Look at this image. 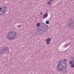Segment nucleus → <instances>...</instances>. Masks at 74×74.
Here are the masks:
<instances>
[{"label":"nucleus","mask_w":74,"mask_h":74,"mask_svg":"<svg viewBox=\"0 0 74 74\" xmlns=\"http://www.w3.org/2000/svg\"><path fill=\"white\" fill-rule=\"evenodd\" d=\"M40 15H42V13L41 12V13L40 14Z\"/></svg>","instance_id":"nucleus-17"},{"label":"nucleus","mask_w":74,"mask_h":74,"mask_svg":"<svg viewBox=\"0 0 74 74\" xmlns=\"http://www.w3.org/2000/svg\"><path fill=\"white\" fill-rule=\"evenodd\" d=\"M51 2L49 1L47 2V4H49V5H50V4H51Z\"/></svg>","instance_id":"nucleus-10"},{"label":"nucleus","mask_w":74,"mask_h":74,"mask_svg":"<svg viewBox=\"0 0 74 74\" xmlns=\"http://www.w3.org/2000/svg\"><path fill=\"white\" fill-rule=\"evenodd\" d=\"M68 46H69V45H68V44H66V45H64V47H68Z\"/></svg>","instance_id":"nucleus-12"},{"label":"nucleus","mask_w":74,"mask_h":74,"mask_svg":"<svg viewBox=\"0 0 74 74\" xmlns=\"http://www.w3.org/2000/svg\"><path fill=\"white\" fill-rule=\"evenodd\" d=\"M64 61H65V62L66 61H67V59H64Z\"/></svg>","instance_id":"nucleus-16"},{"label":"nucleus","mask_w":74,"mask_h":74,"mask_svg":"<svg viewBox=\"0 0 74 74\" xmlns=\"http://www.w3.org/2000/svg\"><path fill=\"white\" fill-rule=\"evenodd\" d=\"M70 23L69 24V27H72V26H73V24L72 23H73V22L72 21H71Z\"/></svg>","instance_id":"nucleus-8"},{"label":"nucleus","mask_w":74,"mask_h":74,"mask_svg":"<svg viewBox=\"0 0 74 74\" xmlns=\"http://www.w3.org/2000/svg\"><path fill=\"white\" fill-rule=\"evenodd\" d=\"M72 63H73V62L72 61H71L69 62V64H70V65L72 64Z\"/></svg>","instance_id":"nucleus-13"},{"label":"nucleus","mask_w":74,"mask_h":74,"mask_svg":"<svg viewBox=\"0 0 74 74\" xmlns=\"http://www.w3.org/2000/svg\"><path fill=\"white\" fill-rule=\"evenodd\" d=\"M70 42H69V45H70Z\"/></svg>","instance_id":"nucleus-19"},{"label":"nucleus","mask_w":74,"mask_h":74,"mask_svg":"<svg viewBox=\"0 0 74 74\" xmlns=\"http://www.w3.org/2000/svg\"><path fill=\"white\" fill-rule=\"evenodd\" d=\"M46 28L42 27H40L36 29V32L38 34H41L45 32Z\"/></svg>","instance_id":"nucleus-4"},{"label":"nucleus","mask_w":74,"mask_h":74,"mask_svg":"<svg viewBox=\"0 0 74 74\" xmlns=\"http://www.w3.org/2000/svg\"><path fill=\"white\" fill-rule=\"evenodd\" d=\"M10 50L7 47H3L0 52V55H3V53L8 54Z\"/></svg>","instance_id":"nucleus-3"},{"label":"nucleus","mask_w":74,"mask_h":74,"mask_svg":"<svg viewBox=\"0 0 74 74\" xmlns=\"http://www.w3.org/2000/svg\"><path fill=\"white\" fill-rule=\"evenodd\" d=\"M47 16H48V14L47 13H46L43 16V18H46Z\"/></svg>","instance_id":"nucleus-7"},{"label":"nucleus","mask_w":74,"mask_h":74,"mask_svg":"<svg viewBox=\"0 0 74 74\" xmlns=\"http://www.w3.org/2000/svg\"><path fill=\"white\" fill-rule=\"evenodd\" d=\"M1 7H0V15H5L7 7L5 6H1Z\"/></svg>","instance_id":"nucleus-5"},{"label":"nucleus","mask_w":74,"mask_h":74,"mask_svg":"<svg viewBox=\"0 0 74 74\" xmlns=\"http://www.w3.org/2000/svg\"><path fill=\"white\" fill-rule=\"evenodd\" d=\"M40 23H37L36 24V26L38 27H39V26H40Z\"/></svg>","instance_id":"nucleus-11"},{"label":"nucleus","mask_w":74,"mask_h":74,"mask_svg":"<svg viewBox=\"0 0 74 74\" xmlns=\"http://www.w3.org/2000/svg\"><path fill=\"white\" fill-rule=\"evenodd\" d=\"M45 23L47 25H49V21L48 20L46 21H45Z\"/></svg>","instance_id":"nucleus-9"},{"label":"nucleus","mask_w":74,"mask_h":74,"mask_svg":"<svg viewBox=\"0 0 74 74\" xmlns=\"http://www.w3.org/2000/svg\"><path fill=\"white\" fill-rule=\"evenodd\" d=\"M53 0H49V1H53Z\"/></svg>","instance_id":"nucleus-18"},{"label":"nucleus","mask_w":74,"mask_h":74,"mask_svg":"<svg viewBox=\"0 0 74 74\" xmlns=\"http://www.w3.org/2000/svg\"><path fill=\"white\" fill-rule=\"evenodd\" d=\"M16 36V32L14 31L10 32L8 33V36L6 38L9 40H11L12 39H15Z\"/></svg>","instance_id":"nucleus-2"},{"label":"nucleus","mask_w":74,"mask_h":74,"mask_svg":"<svg viewBox=\"0 0 74 74\" xmlns=\"http://www.w3.org/2000/svg\"><path fill=\"white\" fill-rule=\"evenodd\" d=\"M71 67L72 68H74V64H72L71 66Z\"/></svg>","instance_id":"nucleus-14"},{"label":"nucleus","mask_w":74,"mask_h":74,"mask_svg":"<svg viewBox=\"0 0 74 74\" xmlns=\"http://www.w3.org/2000/svg\"><path fill=\"white\" fill-rule=\"evenodd\" d=\"M17 27H18V28H19V27H21V25H20L19 26H17Z\"/></svg>","instance_id":"nucleus-15"},{"label":"nucleus","mask_w":74,"mask_h":74,"mask_svg":"<svg viewBox=\"0 0 74 74\" xmlns=\"http://www.w3.org/2000/svg\"><path fill=\"white\" fill-rule=\"evenodd\" d=\"M51 41V39L50 38H48L46 40V41L47 42V44L48 45V44H50V41Z\"/></svg>","instance_id":"nucleus-6"},{"label":"nucleus","mask_w":74,"mask_h":74,"mask_svg":"<svg viewBox=\"0 0 74 74\" xmlns=\"http://www.w3.org/2000/svg\"><path fill=\"white\" fill-rule=\"evenodd\" d=\"M58 62L59 63L56 66L57 68V71H58L60 72L61 71L64 70L63 71V73H67V69H65L67 67V64L66 62L64 61H59Z\"/></svg>","instance_id":"nucleus-1"}]
</instances>
